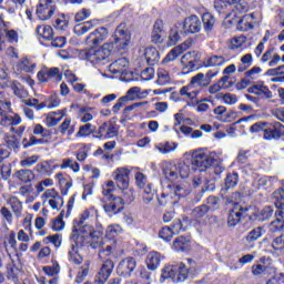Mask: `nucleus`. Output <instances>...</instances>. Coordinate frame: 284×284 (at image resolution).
I'll return each instance as SVG.
<instances>
[{
	"label": "nucleus",
	"instance_id": "5701e85b",
	"mask_svg": "<svg viewBox=\"0 0 284 284\" xmlns=\"http://www.w3.org/2000/svg\"><path fill=\"white\" fill-rule=\"evenodd\" d=\"M181 63L183 74H190V72L199 70V68H196V59L192 58V53H185L181 58Z\"/></svg>",
	"mask_w": 284,
	"mask_h": 284
},
{
	"label": "nucleus",
	"instance_id": "864d4df0",
	"mask_svg": "<svg viewBox=\"0 0 284 284\" xmlns=\"http://www.w3.org/2000/svg\"><path fill=\"white\" fill-rule=\"evenodd\" d=\"M68 168H70V170H72V172H74V173L81 171V165L79 164V162H74L70 158H67V159L62 160V164L60 165V170H68Z\"/></svg>",
	"mask_w": 284,
	"mask_h": 284
},
{
	"label": "nucleus",
	"instance_id": "2eb2a0df",
	"mask_svg": "<svg viewBox=\"0 0 284 284\" xmlns=\"http://www.w3.org/2000/svg\"><path fill=\"white\" fill-rule=\"evenodd\" d=\"M134 270H136V260L134 257H126L118 264L116 274L123 278H130Z\"/></svg>",
	"mask_w": 284,
	"mask_h": 284
},
{
	"label": "nucleus",
	"instance_id": "58836bf2",
	"mask_svg": "<svg viewBox=\"0 0 284 284\" xmlns=\"http://www.w3.org/2000/svg\"><path fill=\"white\" fill-rule=\"evenodd\" d=\"M162 172L166 181L172 182L179 179V168L176 166V164H172V163L165 164L164 168L162 169Z\"/></svg>",
	"mask_w": 284,
	"mask_h": 284
},
{
	"label": "nucleus",
	"instance_id": "e2e57ef3",
	"mask_svg": "<svg viewBox=\"0 0 284 284\" xmlns=\"http://www.w3.org/2000/svg\"><path fill=\"white\" fill-rule=\"evenodd\" d=\"M91 144H83L81 149L78 150L75 153V159L80 163H84V161L88 159V152H90Z\"/></svg>",
	"mask_w": 284,
	"mask_h": 284
},
{
	"label": "nucleus",
	"instance_id": "9d476101",
	"mask_svg": "<svg viewBox=\"0 0 284 284\" xmlns=\"http://www.w3.org/2000/svg\"><path fill=\"white\" fill-rule=\"evenodd\" d=\"M113 39V42H109L113 43V49L115 47L118 50H125V48L130 45V40L132 39L130 30L128 29V24L121 23L120 26H118Z\"/></svg>",
	"mask_w": 284,
	"mask_h": 284
},
{
	"label": "nucleus",
	"instance_id": "3c124183",
	"mask_svg": "<svg viewBox=\"0 0 284 284\" xmlns=\"http://www.w3.org/2000/svg\"><path fill=\"white\" fill-rule=\"evenodd\" d=\"M171 82L170 72L163 68L158 69V79L155 83L158 85H168Z\"/></svg>",
	"mask_w": 284,
	"mask_h": 284
},
{
	"label": "nucleus",
	"instance_id": "49530a36",
	"mask_svg": "<svg viewBox=\"0 0 284 284\" xmlns=\"http://www.w3.org/2000/svg\"><path fill=\"white\" fill-rule=\"evenodd\" d=\"M48 141L45 139H37V136L31 135L30 139L28 138L22 139V148L28 150V148H32L33 145H45Z\"/></svg>",
	"mask_w": 284,
	"mask_h": 284
},
{
	"label": "nucleus",
	"instance_id": "680f3d73",
	"mask_svg": "<svg viewBox=\"0 0 284 284\" xmlns=\"http://www.w3.org/2000/svg\"><path fill=\"white\" fill-rule=\"evenodd\" d=\"M210 212V207L206 204H202L192 210V216L194 219H203Z\"/></svg>",
	"mask_w": 284,
	"mask_h": 284
},
{
	"label": "nucleus",
	"instance_id": "09e8293b",
	"mask_svg": "<svg viewBox=\"0 0 284 284\" xmlns=\"http://www.w3.org/2000/svg\"><path fill=\"white\" fill-rule=\"evenodd\" d=\"M267 247L273 248L274 252H282L284 250V234L273 237L271 242H268Z\"/></svg>",
	"mask_w": 284,
	"mask_h": 284
},
{
	"label": "nucleus",
	"instance_id": "c03bdc74",
	"mask_svg": "<svg viewBox=\"0 0 284 284\" xmlns=\"http://www.w3.org/2000/svg\"><path fill=\"white\" fill-rule=\"evenodd\" d=\"M264 233H265V227L263 226L254 227L247 233V235L245 236V240L247 243H254L258 241Z\"/></svg>",
	"mask_w": 284,
	"mask_h": 284
},
{
	"label": "nucleus",
	"instance_id": "a19ab883",
	"mask_svg": "<svg viewBox=\"0 0 284 284\" xmlns=\"http://www.w3.org/2000/svg\"><path fill=\"white\" fill-rule=\"evenodd\" d=\"M90 265H92V261L85 260L83 265L80 266V272L77 273L74 283L81 284L83 281H85L88 274H90Z\"/></svg>",
	"mask_w": 284,
	"mask_h": 284
},
{
	"label": "nucleus",
	"instance_id": "e433bc0d",
	"mask_svg": "<svg viewBox=\"0 0 284 284\" xmlns=\"http://www.w3.org/2000/svg\"><path fill=\"white\" fill-rule=\"evenodd\" d=\"M123 232V229L119 224H112L106 227V233L104 235V239L106 241H112L113 245H116V237L119 234Z\"/></svg>",
	"mask_w": 284,
	"mask_h": 284
},
{
	"label": "nucleus",
	"instance_id": "f3484780",
	"mask_svg": "<svg viewBox=\"0 0 284 284\" xmlns=\"http://www.w3.org/2000/svg\"><path fill=\"white\" fill-rule=\"evenodd\" d=\"M130 171L128 168H118L114 172L115 183L120 190H128L130 187Z\"/></svg>",
	"mask_w": 284,
	"mask_h": 284
},
{
	"label": "nucleus",
	"instance_id": "473e14b6",
	"mask_svg": "<svg viewBox=\"0 0 284 284\" xmlns=\"http://www.w3.org/2000/svg\"><path fill=\"white\" fill-rule=\"evenodd\" d=\"M70 19H72V14L59 13L53 22V28H55V30H68V26H70Z\"/></svg>",
	"mask_w": 284,
	"mask_h": 284
},
{
	"label": "nucleus",
	"instance_id": "37998d69",
	"mask_svg": "<svg viewBox=\"0 0 284 284\" xmlns=\"http://www.w3.org/2000/svg\"><path fill=\"white\" fill-rule=\"evenodd\" d=\"M9 205H11V210L17 219H20L22 212H23V203L19 201V197L11 196L9 199Z\"/></svg>",
	"mask_w": 284,
	"mask_h": 284
},
{
	"label": "nucleus",
	"instance_id": "dca6fc26",
	"mask_svg": "<svg viewBox=\"0 0 284 284\" xmlns=\"http://www.w3.org/2000/svg\"><path fill=\"white\" fill-rule=\"evenodd\" d=\"M114 271V262L112 260H105L100 267V271L97 273L94 283L95 284H105L108 283V278L112 276V272Z\"/></svg>",
	"mask_w": 284,
	"mask_h": 284
},
{
	"label": "nucleus",
	"instance_id": "72a5a7b5",
	"mask_svg": "<svg viewBox=\"0 0 284 284\" xmlns=\"http://www.w3.org/2000/svg\"><path fill=\"white\" fill-rule=\"evenodd\" d=\"M14 176L18 179V181H20V183L24 184L31 183L36 179L34 171L29 169H21L17 171Z\"/></svg>",
	"mask_w": 284,
	"mask_h": 284
},
{
	"label": "nucleus",
	"instance_id": "4d7b16f0",
	"mask_svg": "<svg viewBox=\"0 0 284 284\" xmlns=\"http://www.w3.org/2000/svg\"><path fill=\"white\" fill-rule=\"evenodd\" d=\"M2 34H4V39H7L8 43H19V31L9 29L7 26Z\"/></svg>",
	"mask_w": 284,
	"mask_h": 284
},
{
	"label": "nucleus",
	"instance_id": "603ef678",
	"mask_svg": "<svg viewBox=\"0 0 284 284\" xmlns=\"http://www.w3.org/2000/svg\"><path fill=\"white\" fill-rule=\"evenodd\" d=\"M65 216V210H62L60 214L52 221L53 232H61L65 227V222L63 221Z\"/></svg>",
	"mask_w": 284,
	"mask_h": 284
},
{
	"label": "nucleus",
	"instance_id": "0eeeda50",
	"mask_svg": "<svg viewBox=\"0 0 284 284\" xmlns=\"http://www.w3.org/2000/svg\"><path fill=\"white\" fill-rule=\"evenodd\" d=\"M69 241L71 243L68 252L69 263H72V265H82L83 256L79 253L81 247H85L82 237H79L77 233L71 232Z\"/></svg>",
	"mask_w": 284,
	"mask_h": 284
},
{
	"label": "nucleus",
	"instance_id": "6e6552de",
	"mask_svg": "<svg viewBox=\"0 0 284 284\" xmlns=\"http://www.w3.org/2000/svg\"><path fill=\"white\" fill-rule=\"evenodd\" d=\"M191 164L195 168V170H199V172H206L210 170V168L219 165V160L205 152L197 151L192 154Z\"/></svg>",
	"mask_w": 284,
	"mask_h": 284
},
{
	"label": "nucleus",
	"instance_id": "bb28decb",
	"mask_svg": "<svg viewBox=\"0 0 284 284\" xmlns=\"http://www.w3.org/2000/svg\"><path fill=\"white\" fill-rule=\"evenodd\" d=\"M55 179L58 180L61 195L68 196V192H70V187H72V180L70 178L68 180V178H65V174L62 172L57 173Z\"/></svg>",
	"mask_w": 284,
	"mask_h": 284
},
{
	"label": "nucleus",
	"instance_id": "a878e982",
	"mask_svg": "<svg viewBox=\"0 0 284 284\" xmlns=\"http://www.w3.org/2000/svg\"><path fill=\"white\" fill-rule=\"evenodd\" d=\"M144 57L148 65L150 67L156 65L161 60V53H159V49L155 47H146L144 50Z\"/></svg>",
	"mask_w": 284,
	"mask_h": 284
},
{
	"label": "nucleus",
	"instance_id": "4c0bfd02",
	"mask_svg": "<svg viewBox=\"0 0 284 284\" xmlns=\"http://www.w3.org/2000/svg\"><path fill=\"white\" fill-rule=\"evenodd\" d=\"M19 274H21V268L14 264V262H10L7 264V278L8 281H12L14 284L19 283Z\"/></svg>",
	"mask_w": 284,
	"mask_h": 284
},
{
	"label": "nucleus",
	"instance_id": "423d86ee",
	"mask_svg": "<svg viewBox=\"0 0 284 284\" xmlns=\"http://www.w3.org/2000/svg\"><path fill=\"white\" fill-rule=\"evenodd\" d=\"M102 194L104 196L102 207L106 215L110 217L116 216L125 210L123 197L112 194V189L103 190Z\"/></svg>",
	"mask_w": 284,
	"mask_h": 284
},
{
	"label": "nucleus",
	"instance_id": "39448f33",
	"mask_svg": "<svg viewBox=\"0 0 284 284\" xmlns=\"http://www.w3.org/2000/svg\"><path fill=\"white\" fill-rule=\"evenodd\" d=\"M114 43L106 42L101 48L90 47V49L81 50L79 53L80 59L90 61V63H101L112 54Z\"/></svg>",
	"mask_w": 284,
	"mask_h": 284
},
{
	"label": "nucleus",
	"instance_id": "ea45409f",
	"mask_svg": "<svg viewBox=\"0 0 284 284\" xmlns=\"http://www.w3.org/2000/svg\"><path fill=\"white\" fill-rule=\"evenodd\" d=\"M239 185V173H227L224 179V189H222V192L224 194L227 192V190H234Z\"/></svg>",
	"mask_w": 284,
	"mask_h": 284
},
{
	"label": "nucleus",
	"instance_id": "de8ad7c7",
	"mask_svg": "<svg viewBox=\"0 0 284 284\" xmlns=\"http://www.w3.org/2000/svg\"><path fill=\"white\" fill-rule=\"evenodd\" d=\"M250 7L246 2H237L234 3V7H231V17L233 16L235 19L239 18V14H245V12H248Z\"/></svg>",
	"mask_w": 284,
	"mask_h": 284
},
{
	"label": "nucleus",
	"instance_id": "2f4dec72",
	"mask_svg": "<svg viewBox=\"0 0 284 284\" xmlns=\"http://www.w3.org/2000/svg\"><path fill=\"white\" fill-rule=\"evenodd\" d=\"M214 9L219 12V14H224L226 19L232 17V4L226 0H215Z\"/></svg>",
	"mask_w": 284,
	"mask_h": 284
},
{
	"label": "nucleus",
	"instance_id": "774afa93",
	"mask_svg": "<svg viewBox=\"0 0 284 284\" xmlns=\"http://www.w3.org/2000/svg\"><path fill=\"white\" fill-rule=\"evenodd\" d=\"M266 284H284V273L274 274Z\"/></svg>",
	"mask_w": 284,
	"mask_h": 284
},
{
	"label": "nucleus",
	"instance_id": "a211bd4d",
	"mask_svg": "<svg viewBox=\"0 0 284 284\" xmlns=\"http://www.w3.org/2000/svg\"><path fill=\"white\" fill-rule=\"evenodd\" d=\"M282 185L283 186L273 192L272 199L276 207L275 216H281V219H284V180H282Z\"/></svg>",
	"mask_w": 284,
	"mask_h": 284
},
{
	"label": "nucleus",
	"instance_id": "cd10ccee",
	"mask_svg": "<svg viewBox=\"0 0 284 284\" xmlns=\"http://www.w3.org/2000/svg\"><path fill=\"white\" fill-rule=\"evenodd\" d=\"M36 33L38 34L39 41H52L54 37V30L49 24H40L36 28Z\"/></svg>",
	"mask_w": 284,
	"mask_h": 284
},
{
	"label": "nucleus",
	"instance_id": "c756f323",
	"mask_svg": "<svg viewBox=\"0 0 284 284\" xmlns=\"http://www.w3.org/2000/svg\"><path fill=\"white\" fill-rule=\"evenodd\" d=\"M173 250L175 252H190L192 242L185 236H179L173 241Z\"/></svg>",
	"mask_w": 284,
	"mask_h": 284
},
{
	"label": "nucleus",
	"instance_id": "9b49d317",
	"mask_svg": "<svg viewBox=\"0 0 284 284\" xmlns=\"http://www.w3.org/2000/svg\"><path fill=\"white\" fill-rule=\"evenodd\" d=\"M54 12H57L54 0H40L36 9V14L40 21L52 19Z\"/></svg>",
	"mask_w": 284,
	"mask_h": 284
},
{
	"label": "nucleus",
	"instance_id": "f03ea898",
	"mask_svg": "<svg viewBox=\"0 0 284 284\" xmlns=\"http://www.w3.org/2000/svg\"><path fill=\"white\" fill-rule=\"evenodd\" d=\"M21 115L12 109V102L0 100V125L1 128H10L18 136L26 132V125H21ZM21 125L18 129L14 126Z\"/></svg>",
	"mask_w": 284,
	"mask_h": 284
},
{
	"label": "nucleus",
	"instance_id": "0e129e2a",
	"mask_svg": "<svg viewBox=\"0 0 284 284\" xmlns=\"http://www.w3.org/2000/svg\"><path fill=\"white\" fill-rule=\"evenodd\" d=\"M92 28H94V23L92 22V20L87 21L82 24H79L75 28V34H78V37H81L83 34H85L87 32H90V30H92Z\"/></svg>",
	"mask_w": 284,
	"mask_h": 284
},
{
	"label": "nucleus",
	"instance_id": "a18cd8bd",
	"mask_svg": "<svg viewBox=\"0 0 284 284\" xmlns=\"http://www.w3.org/2000/svg\"><path fill=\"white\" fill-rule=\"evenodd\" d=\"M94 132H97V126L92 125V123H87L79 128L75 136L85 139V136H90L91 134H93L94 139Z\"/></svg>",
	"mask_w": 284,
	"mask_h": 284
},
{
	"label": "nucleus",
	"instance_id": "6e6d98bb",
	"mask_svg": "<svg viewBox=\"0 0 284 284\" xmlns=\"http://www.w3.org/2000/svg\"><path fill=\"white\" fill-rule=\"evenodd\" d=\"M20 67L22 72H27V74H33L34 70H37V63L30 61L28 58L21 59Z\"/></svg>",
	"mask_w": 284,
	"mask_h": 284
},
{
	"label": "nucleus",
	"instance_id": "8fccbe9b",
	"mask_svg": "<svg viewBox=\"0 0 284 284\" xmlns=\"http://www.w3.org/2000/svg\"><path fill=\"white\" fill-rule=\"evenodd\" d=\"M276 181H278L276 176H263L257 181V187L258 190H267V187H272Z\"/></svg>",
	"mask_w": 284,
	"mask_h": 284
},
{
	"label": "nucleus",
	"instance_id": "338daca9",
	"mask_svg": "<svg viewBox=\"0 0 284 284\" xmlns=\"http://www.w3.org/2000/svg\"><path fill=\"white\" fill-rule=\"evenodd\" d=\"M141 190H143L144 203H151V201H154V190L152 189V184H145Z\"/></svg>",
	"mask_w": 284,
	"mask_h": 284
},
{
	"label": "nucleus",
	"instance_id": "393cba45",
	"mask_svg": "<svg viewBox=\"0 0 284 284\" xmlns=\"http://www.w3.org/2000/svg\"><path fill=\"white\" fill-rule=\"evenodd\" d=\"M161 261H163L161 253L156 251L150 252L146 255V260H145L148 270H150L151 272H154V270H158L159 265H161Z\"/></svg>",
	"mask_w": 284,
	"mask_h": 284
},
{
	"label": "nucleus",
	"instance_id": "f8f14e48",
	"mask_svg": "<svg viewBox=\"0 0 284 284\" xmlns=\"http://www.w3.org/2000/svg\"><path fill=\"white\" fill-rule=\"evenodd\" d=\"M37 79L40 83H48L49 81L61 82L63 73L57 67L48 68L43 67L37 74Z\"/></svg>",
	"mask_w": 284,
	"mask_h": 284
},
{
	"label": "nucleus",
	"instance_id": "4468645a",
	"mask_svg": "<svg viewBox=\"0 0 284 284\" xmlns=\"http://www.w3.org/2000/svg\"><path fill=\"white\" fill-rule=\"evenodd\" d=\"M108 28L99 27L87 37L85 43L89 45V48H97L108 39Z\"/></svg>",
	"mask_w": 284,
	"mask_h": 284
},
{
	"label": "nucleus",
	"instance_id": "052dcab7",
	"mask_svg": "<svg viewBox=\"0 0 284 284\" xmlns=\"http://www.w3.org/2000/svg\"><path fill=\"white\" fill-rule=\"evenodd\" d=\"M271 232H283L284 231V217L275 215V220L270 223Z\"/></svg>",
	"mask_w": 284,
	"mask_h": 284
},
{
	"label": "nucleus",
	"instance_id": "f257e3e1",
	"mask_svg": "<svg viewBox=\"0 0 284 284\" xmlns=\"http://www.w3.org/2000/svg\"><path fill=\"white\" fill-rule=\"evenodd\" d=\"M199 276V268L196 266H190L183 262H179L173 265H169L162 268L161 283L171 278L172 283H185L187 278H196Z\"/></svg>",
	"mask_w": 284,
	"mask_h": 284
},
{
	"label": "nucleus",
	"instance_id": "5fc2aeb1",
	"mask_svg": "<svg viewBox=\"0 0 284 284\" xmlns=\"http://www.w3.org/2000/svg\"><path fill=\"white\" fill-rule=\"evenodd\" d=\"M254 62V58L252 57V53H246L241 58V63L237 67V72H245L248 68H252V63Z\"/></svg>",
	"mask_w": 284,
	"mask_h": 284
},
{
	"label": "nucleus",
	"instance_id": "6ab92c4d",
	"mask_svg": "<svg viewBox=\"0 0 284 284\" xmlns=\"http://www.w3.org/2000/svg\"><path fill=\"white\" fill-rule=\"evenodd\" d=\"M181 37H185V33L181 28V23L178 22L173 26V28L169 30L166 48H172L176 45V43L181 41Z\"/></svg>",
	"mask_w": 284,
	"mask_h": 284
},
{
	"label": "nucleus",
	"instance_id": "1a4fd4ad",
	"mask_svg": "<svg viewBox=\"0 0 284 284\" xmlns=\"http://www.w3.org/2000/svg\"><path fill=\"white\" fill-rule=\"evenodd\" d=\"M120 126L116 124V121L109 120L103 122L95 128L94 139H99L100 141H106V139H114L119 136Z\"/></svg>",
	"mask_w": 284,
	"mask_h": 284
},
{
	"label": "nucleus",
	"instance_id": "aec40b11",
	"mask_svg": "<svg viewBox=\"0 0 284 284\" xmlns=\"http://www.w3.org/2000/svg\"><path fill=\"white\" fill-rule=\"evenodd\" d=\"M163 32H165V24L163 23V20H155L151 31V43L161 45V43H163Z\"/></svg>",
	"mask_w": 284,
	"mask_h": 284
},
{
	"label": "nucleus",
	"instance_id": "4be33fe9",
	"mask_svg": "<svg viewBox=\"0 0 284 284\" xmlns=\"http://www.w3.org/2000/svg\"><path fill=\"white\" fill-rule=\"evenodd\" d=\"M248 94H255L256 97H264V99H272L273 94L270 87L263 82L261 84H254L247 89Z\"/></svg>",
	"mask_w": 284,
	"mask_h": 284
},
{
	"label": "nucleus",
	"instance_id": "7c9ffc66",
	"mask_svg": "<svg viewBox=\"0 0 284 284\" xmlns=\"http://www.w3.org/2000/svg\"><path fill=\"white\" fill-rule=\"evenodd\" d=\"M267 261H270V257L267 256H262L258 258V261H256V264L251 267L253 276H262V274L267 272Z\"/></svg>",
	"mask_w": 284,
	"mask_h": 284
},
{
	"label": "nucleus",
	"instance_id": "c85d7f7f",
	"mask_svg": "<svg viewBox=\"0 0 284 284\" xmlns=\"http://www.w3.org/2000/svg\"><path fill=\"white\" fill-rule=\"evenodd\" d=\"M187 50V47L185 43H182L180 45L174 47L162 60V63H172V61H176L183 52Z\"/></svg>",
	"mask_w": 284,
	"mask_h": 284
},
{
	"label": "nucleus",
	"instance_id": "c9c22d12",
	"mask_svg": "<svg viewBox=\"0 0 284 284\" xmlns=\"http://www.w3.org/2000/svg\"><path fill=\"white\" fill-rule=\"evenodd\" d=\"M202 23L204 32H206V34H210V32L214 31V26H216V18L210 12H204L202 14Z\"/></svg>",
	"mask_w": 284,
	"mask_h": 284
},
{
	"label": "nucleus",
	"instance_id": "13d9d810",
	"mask_svg": "<svg viewBox=\"0 0 284 284\" xmlns=\"http://www.w3.org/2000/svg\"><path fill=\"white\" fill-rule=\"evenodd\" d=\"M90 219V210H85L82 214H80L79 220H73V229L72 230H83L85 227L84 223Z\"/></svg>",
	"mask_w": 284,
	"mask_h": 284
},
{
	"label": "nucleus",
	"instance_id": "ddd939ff",
	"mask_svg": "<svg viewBox=\"0 0 284 284\" xmlns=\"http://www.w3.org/2000/svg\"><path fill=\"white\" fill-rule=\"evenodd\" d=\"M178 23H180L185 37L187 34H197V32H201V28H203L201 19L196 14H192L185 18L183 22Z\"/></svg>",
	"mask_w": 284,
	"mask_h": 284
},
{
	"label": "nucleus",
	"instance_id": "7ed1b4c3",
	"mask_svg": "<svg viewBox=\"0 0 284 284\" xmlns=\"http://www.w3.org/2000/svg\"><path fill=\"white\" fill-rule=\"evenodd\" d=\"M251 134L263 132L264 141H283L284 142V124L278 121H258L250 126Z\"/></svg>",
	"mask_w": 284,
	"mask_h": 284
},
{
	"label": "nucleus",
	"instance_id": "69168bd1",
	"mask_svg": "<svg viewBox=\"0 0 284 284\" xmlns=\"http://www.w3.org/2000/svg\"><path fill=\"white\" fill-rule=\"evenodd\" d=\"M174 235L175 234L173 233L170 226H163L159 232V237L162 239V241H165L166 243H170Z\"/></svg>",
	"mask_w": 284,
	"mask_h": 284
},
{
	"label": "nucleus",
	"instance_id": "412c9836",
	"mask_svg": "<svg viewBox=\"0 0 284 284\" xmlns=\"http://www.w3.org/2000/svg\"><path fill=\"white\" fill-rule=\"evenodd\" d=\"M245 212H250V207L241 206L239 211L232 209L227 216V227H236L241 223V219Z\"/></svg>",
	"mask_w": 284,
	"mask_h": 284
},
{
	"label": "nucleus",
	"instance_id": "f704fd0d",
	"mask_svg": "<svg viewBox=\"0 0 284 284\" xmlns=\"http://www.w3.org/2000/svg\"><path fill=\"white\" fill-rule=\"evenodd\" d=\"M11 90L18 99H28V97H30V92H28L26 87L18 80L11 82Z\"/></svg>",
	"mask_w": 284,
	"mask_h": 284
},
{
	"label": "nucleus",
	"instance_id": "20e7f679",
	"mask_svg": "<svg viewBox=\"0 0 284 284\" xmlns=\"http://www.w3.org/2000/svg\"><path fill=\"white\" fill-rule=\"evenodd\" d=\"M72 233L82 239L84 247L101 250L103 247V229L94 231L92 226L85 224L82 230H72Z\"/></svg>",
	"mask_w": 284,
	"mask_h": 284
},
{
	"label": "nucleus",
	"instance_id": "b1692460",
	"mask_svg": "<svg viewBox=\"0 0 284 284\" xmlns=\"http://www.w3.org/2000/svg\"><path fill=\"white\" fill-rule=\"evenodd\" d=\"M235 162L240 168H252V151L241 149L237 152Z\"/></svg>",
	"mask_w": 284,
	"mask_h": 284
},
{
	"label": "nucleus",
	"instance_id": "79ce46f5",
	"mask_svg": "<svg viewBox=\"0 0 284 284\" xmlns=\"http://www.w3.org/2000/svg\"><path fill=\"white\" fill-rule=\"evenodd\" d=\"M189 84H191V87H194V88L203 89V88H207V85H210V82L205 78V74L200 72L191 78V81Z\"/></svg>",
	"mask_w": 284,
	"mask_h": 284
},
{
	"label": "nucleus",
	"instance_id": "bf43d9fd",
	"mask_svg": "<svg viewBox=\"0 0 284 284\" xmlns=\"http://www.w3.org/2000/svg\"><path fill=\"white\" fill-rule=\"evenodd\" d=\"M225 63V58L223 55H212L206 60L205 68H216Z\"/></svg>",
	"mask_w": 284,
	"mask_h": 284
}]
</instances>
